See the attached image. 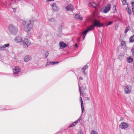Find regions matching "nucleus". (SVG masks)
Instances as JSON below:
<instances>
[{
  "instance_id": "1",
  "label": "nucleus",
  "mask_w": 134,
  "mask_h": 134,
  "mask_svg": "<svg viewBox=\"0 0 134 134\" xmlns=\"http://www.w3.org/2000/svg\"><path fill=\"white\" fill-rule=\"evenodd\" d=\"M104 26L103 24L101 23L96 19H95L94 21V23L93 24L91 25L88 27L87 30L81 33V34L83 36V40H84L85 36L88 32L90 31L93 30L94 29L95 27L97 26L99 27H104Z\"/></svg>"
},
{
  "instance_id": "2",
  "label": "nucleus",
  "mask_w": 134,
  "mask_h": 134,
  "mask_svg": "<svg viewBox=\"0 0 134 134\" xmlns=\"http://www.w3.org/2000/svg\"><path fill=\"white\" fill-rule=\"evenodd\" d=\"M31 20L26 21H23V28L24 30L27 33L29 32L32 28L33 24Z\"/></svg>"
},
{
  "instance_id": "3",
  "label": "nucleus",
  "mask_w": 134,
  "mask_h": 134,
  "mask_svg": "<svg viewBox=\"0 0 134 134\" xmlns=\"http://www.w3.org/2000/svg\"><path fill=\"white\" fill-rule=\"evenodd\" d=\"M9 31L10 33L13 35H16L18 32V29L16 26L11 24L9 26Z\"/></svg>"
},
{
  "instance_id": "4",
  "label": "nucleus",
  "mask_w": 134,
  "mask_h": 134,
  "mask_svg": "<svg viewBox=\"0 0 134 134\" xmlns=\"http://www.w3.org/2000/svg\"><path fill=\"white\" fill-rule=\"evenodd\" d=\"M21 69L20 67L16 66L13 69V75L14 77L18 76L20 72Z\"/></svg>"
},
{
  "instance_id": "5",
  "label": "nucleus",
  "mask_w": 134,
  "mask_h": 134,
  "mask_svg": "<svg viewBox=\"0 0 134 134\" xmlns=\"http://www.w3.org/2000/svg\"><path fill=\"white\" fill-rule=\"evenodd\" d=\"M24 47L26 48L29 46L31 44L30 41L27 39L24 38L22 41Z\"/></svg>"
},
{
  "instance_id": "6",
  "label": "nucleus",
  "mask_w": 134,
  "mask_h": 134,
  "mask_svg": "<svg viewBox=\"0 0 134 134\" xmlns=\"http://www.w3.org/2000/svg\"><path fill=\"white\" fill-rule=\"evenodd\" d=\"M111 7V4L109 3L106 5L105 8L102 11V13H108L110 10Z\"/></svg>"
},
{
  "instance_id": "7",
  "label": "nucleus",
  "mask_w": 134,
  "mask_h": 134,
  "mask_svg": "<svg viewBox=\"0 0 134 134\" xmlns=\"http://www.w3.org/2000/svg\"><path fill=\"white\" fill-rule=\"evenodd\" d=\"M129 125L128 124L124 122H122L119 125V127L122 129H126L129 126Z\"/></svg>"
},
{
  "instance_id": "8",
  "label": "nucleus",
  "mask_w": 134,
  "mask_h": 134,
  "mask_svg": "<svg viewBox=\"0 0 134 134\" xmlns=\"http://www.w3.org/2000/svg\"><path fill=\"white\" fill-rule=\"evenodd\" d=\"M132 90L131 87L129 85L127 86L124 88V91L126 94H128L130 93Z\"/></svg>"
},
{
  "instance_id": "9",
  "label": "nucleus",
  "mask_w": 134,
  "mask_h": 134,
  "mask_svg": "<svg viewBox=\"0 0 134 134\" xmlns=\"http://www.w3.org/2000/svg\"><path fill=\"white\" fill-rule=\"evenodd\" d=\"M24 38L20 36H17L14 39V41L16 43H19L22 42Z\"/></svg>"
},
{
  "instance_id": "10",
  "label": "nucleus",
  "mask_w": 134,
  "mask_h": 134,
  "mask_svg": "<svg viewBox=\"0 0 134 134\" xmlns=\"http://www.w3.org/2000/svg\"><path fill=\"white\" fill-rule=\"evenodd\" d=\"M65 9L67 11L71 10L73 11L74 8L73 7L71 4H68L65 7Z\"/></svg>"
},
{
  "instance_id": "11",
  "label": "nucleus",
  "mask_w": 134,
  "mask_h": 134,
  "mask_svg": "<svg viewBox=\"0 0 134 134\" xmlns=\"http://www.w3.org/2000/svg\"><path fill=\"white\" fill-rule=\"evenodd\" d=\"M53 10L54 11H58L59 9L55 3H53L51 5Z\"/></svg>"
},
{
  "instance_id": "12",
  "label": "nucleus",
  "mask_w": 134,
  "mask_h": 134,
  "mask_svg": "<svg viewBox=\"0 0 134 134\" xmlns=\"http://www.w3.org/2000/svg\"><path fill=\"white\" fill-rule=\"evenodd\" d=\"M80 100L81 103V106L82 114L84 111V109L83 105V101L82 100V98L81 96L80 97Z\"/></svg>"
},
{
  "instance_id": "13",
  "label": "nucleus",
  "mask_w": 134,
  "mask_h": 134,
  "mask_svg": "<svg viewBox=\"0 0 134 134\" xmlns=\"http://www.w3.org/2000/svg\"><path fill=\"white\" fill-rule=\"evenodd\" d=\"M121 46L123 48L124 50L126 49L127 47L126 45V43L123 40L121 42Z\"/></svg>"
},
{
  "instance_id": "14",
  "label": "nucleus",
  "mask_w": 134,
  "mask_h": 134,
  "mask_svg": "<svg viewBox=\"0 0 134 134\" xmlns=\"http://www.w3.org/2000/svg\"><path fill=\"white\" fill-rule=\"evenodd\" d=\"M60 46L62 48H65L67 47V44L63 42H60L59 43Z\"/></svg>"
},
{
  "instance_id": "15",
  "label": "nucleus",
  "mask_w": 134,
  "mask_h": 134,
  "mask_svg": "<svg viewBox=\"0 0 134 134\" xmlns=\"http://www.w3.org/2000/svg\"><path fill=\"white\" fill-rule=\"evenodd\" d=\"M31 59V56L27 55L24 58V61L25 62H27L30 60Z\"/></svg>"
},
{
  "instance_id": "16",
  "label": "nucleus",
  "mask_w": 134,
  "mask_h": 134,
  "mask_svg": "<svg viewBox=\"0 0 134 134\" xmlns=\"http://www.w3.org/2000/svg\"><path fill=\"white\" fill-rule=\"evenodd\" d=\"M74 16L76 19H80L81 21L82 20H83V18L82 17H80V16L79 14H76Z\"/></svg>"
},
{
  "instance_id": "17",
  "label": "nucleus",
  "mask_w": 134,
  "mask_h": 134,
  "mask_svg": "<svg viewBox=\"0 0 134 134\" xmlns=\"http://www.w3.org/2000/svg\"><path fill=\"white\" fill-rule=\"evenodd\" d=\"M78 86L79 87V92H80V94L81 96H83V94L82 93V91H83V90H84V88L83 87H81L79 84H78Z\"/></svg>"
},
{
  "instance_id": "18",
  "label": "nucleus",
  "mask_w": 134,
  "mask_h": 134,
  "mask_svg": "<svg viewBox=\"0 0 134 134\" xmlns=\"http://www.w3.org/2000/svg\"><path fill=\"white\" fill-rule=\"evenodd\" d=\"M127 61L129 63H131L133 61V58H131V56H129L127 58Z\"/></svg>"
},
{
  "instance_id": "19",
  "label": "nucleus",
  "mask_w": 134,
  "mask_h": 134,
  "mask_svg": "<svg viewBox=\"0 0 134 134\" xmlns=\"http://www.w3.org/2000/svg\"><path fill=\"white\" fill-rule=\"evenodd\" d=\"M90 5L95 8H96L97 6L96 4L94 2H90Z\"/></svg>"
},
{
  "instance_id": "20",
  "label": "nucleus",
  "mask_w": 134,
  "mask_h": 134,
  "mask_svg": "<svg viewBox=\"0 0 134 134\" xmlns=\"http://www.w3.org/2000/svg\"><path fill=\"white\" fill-rule=\"evenodd\" d=\"M129 41L130 43H132L134 41V35L130 37Z\"/></svg>"
},
{
  "instance_id": "21",
  "label": "nucleus",
  "mask_w": 134,
  "mask_h": 134,
  "mask_svg": "<svg viewBox=\"0 0 134 134\" xmlns=\"http://www.w3.org/2000/svg\"><path fill=\"white\" fill-rule=\"evenodd\" d=\"M88 66L87 64L85 65L81 69V71H85V70L88 67Z\"/></svg>"
},
{
  "instance_id": "22",
  "label": "nucleus",
  "mask_w": 134,
  "mask_h": 134,
  "mask_svg": "<svg viewBox=\"0 0 134 134\" xmlns=\"http://www.w3.org/2000/svg\"><path fill=\"white\" fill-rule=\"evenodd\" d=\"M9 43H7L4 44L2 46L3 50H5V47H8L9 46Z\"/></svg>"
},
{
  "instance_id": "23",
  "label": "nucleus",
  "mask_w": 134,
  "mask_h": 134,
  "mask_svg": "<svg viewBox=\"0 0 134 134\" xmlns=\"http://www.w3.org/2000/svg\"><path fill=\"white\" fill-rule=\"evenodd\" d=\"M126 10L128 12V13L129 14H132L131 11L130 9L129 8V7L128 6H127V8H126Z\"/></svg>"
},
{
  "instance_id": "24",
  "label": "nucleus",
  "mask_w": 134,
  "mask_h": 134,
  "mask_svg": "<svg viewBox=\"0 0 134 134\" xmlns=\"http://www.w3.org/2000/svg\"><path fill=\"white\" fill-rule=\"evenodd\" d=\"M11 110V109L9 108H2L1 106H0V110Z\"/></svg>"
},
{
  "instance_id": "25",
  "label": "nucleus",
  "mask_w": 134,
  "mask_h": 134,
  "mask_svg": "<svg viewBox=\"0 0 134 134\" xmlns=\"http://www.w3.org/2000/svg\"><path fill=\"white\" fill-rule=\"evenodd\" d=\"M55 21V19L54 18H52L49 19L48 20V21L49 23H52L54 21Z\"/></svg>"
},
{
  "instance_id": "26",
  "label": "nucleus",
  "mask_w": 134,
  "mask_h": 134,
  "mask_svg": "<svg viewBox=\"0 0 134 134\" xmlns=\"http://www.w3.org/2000/svg\"><path fill=\"white\" fill-rule=\"evenodd\" d=\"M77 124L76 122L75 121L74 122H73L72 124H71L69 127H72L74 126L75 125H76Z\"/></svg>"
},
{
  "instance_id": "27",
  "label": "nucleus",
  "mask_w": 134,
  "mask_h": 134,
  "mask_svg": "<svg viewBox=\"0 0 134 134\" xmlns=\"http://www.w3.org/2000/svg\"><path fill=\"white\" fill-rule=\"evenodd\" d=\"M130 27L129 26H127L125 29V33L126 34L127 32L129 30H130Z\"/></svg>"
},
{
  "instance_id": "28",
  "label": "nucleus",
  "mask_w": 134,
  "mask_h": 134,
  "mask_svg": "<svg viewBox=\"0 0 134 134\" xmlns=\"http://www.w3.org/2000/svg\"><path fill=\"white\" fill-rule=\"evenodd\" d=\"M91 134H98V133L96 131L93 130L91 131Z\"/></svg>"
},
{
  "instance_id": "29",
  "label": "nucleus",
  "mask_w": 134,
  "mask_h": 134,
  "mask_svg": "<svg viewBox=\"0 0 134 134\" xmlns=\"http://www.w3.org/2000/svg\"><path fill=\"white\" fill-rule=\"evenodd\" d=\"M81 116L77 120H76L75 122L77 124L78 123H79L80 122V120L81 119Z\"/></svg>"
},
{
  "instance_id": "30",
  "label": "nucleus",
  "mask_w": 134,
  "mask_h": 134,
  "mask_svg": "<svg viewBox=\"0 0 134 134\" xmlns=\"http://www.w3.org/2000/svg\"><path fill=\"white\" fill-rule=\"evenodd\" d=\"M121 1L122 2L123 5H125L127 4V3L126 2V0H121Z\"/></svg>"
},
{
  "instance_id": "31",
  "label": "nucleus",
  "mask_w": 134,
  "mask_h": 134,
  "mask_svg": "<svg viewBox=\"0 0 134 134\" xmlns=\"http://www.w3.org/2000/svg\"><path fill=\"white\" fill-rule=\"evenodd\" d=\"M50 63H51V64L54 65V64H56L59 63V62H50Z\"/></svg>"
},
{
  "instance_id": "32",
  "label": "nucleus",
  "mask_w": 134,
  "mask_h": 134,
  "mask_svg": "<svg viewBox=\"0 0 134 134\" xmlns=\"http://www.w3.org/2000/svg\"><path fill=\"white\" fill-rule=\"evenodd\" d=\"M131 2L132 4V8L134 9V1H131Z\"/></svg>"
},
{
  "instance_id": "33",
  "label": "nucleus",
  "mask_w": 134,
  "mask_h": 134,
  "mask_svg": "<svg viewBox=\"0 0 134 134\" xmlns=\"http://www.w3.org/2000/svg\"><path fill=\"white\" fill-rule=\"evenodd\" d=\"M49 54V52L47 51L45 53V58H47Z\"/></svg>"
},
{
  "instance_id": "34",
  "label": "nucleus",
  "mask_w": 134,
  "mask_h": 134,
  "mask_svg": "<svg viewBox=\"0 0 134 134\" xmlns=\"http://www.w3.org/2000/svg\"><path fill=\"white\" fill-rule=\"evenodd\" d=\"M124 55L123 54L121 53L119 55V58H120L122 57H124Z\"/></svg>"
},
{
  "instance_id": "35",
  "label": "nucleus",
  "mask_w": 134,
  "mask_h": 134,
  "mask_svg": "<svg viewBox=\"0 0 134 134\" xmlns=\"http://www.w3.org/2000/svg\"><path fill=\"white\" fill-rule=\"evenodd\" d=\"M131 51L132 53V55L134 56V47L132 48Z\"/></svg>"
},
{
  "instance_id": "36",
  "label": "nucleus",
  "mask_w": 134,
  "mask_h": 134,
  "mask_svg": "<svg viewBox=\"0 0 134 134\" xmlns=\"http://www.w3.org/2000/svg\"><path fill=\"white\" fill-rule=\"evenodd\" d=\"M113 10L116 11V6H114L113 8Z\"/></svg>"
},
{
  "instance_id": "37",
  "label": "nucleus",
  "mask_w": 134,
  "mask_h": 134,
  "mask_svg": "<svg viewBox=\"0 0 134 134\" xmlns=\"http://www.w3.org/2000/svg\"><path fill=\"white\" fill-rule=\"evenodd\" d=\"M77 134H83V133L81 130H80L78 132Z\"/></svg>"
},
{
  "instance_id": "38",
  "label": "nucleus",
  "mask_w": 134,
  "mask_h": 134,
  "mask_svg": "<svg viewBox=\"0 0 134 134\" xmlns=\"http://www.w3.org/2000/svg\"><path fill=\"white\" fill-rule=\"evenodd\" d=\"M112 23H113L112 22L110 21L108 23V24L107 25V26H108L111 24Z\"/></svg>"
},
{
  "instance_id": "39",
  "label": "nucleus",
  "mask_w": 134,
  "mask_h": 134,
  "mask_svg": "<svg viewBox=\"0 0 134 134\" xmlns=\"http://www.w3.org/2000/svg\"><path fill=\"white\" fill-rule=\"evenodd\" d=\"M83 73V75H84L85 76L86 74H87V73H86L85 72V71H83H83H82Z\"/></svg>"
},
{
  "instance_id": "40",
  "label": "nucleus",
  "mask_w": 134,
  "mask_h": 134,
  "mask_svg": "<svg viewBox=\"0 0 134 134\" xmlns=\"http://www.w3.org/2000/svg\"><path fill=\"white\" fill-rule=\"evenodd\" d=\"M50 64H51V63H50V62H47V64H46V66H47V65H49Z\"/></svg>"
},
{
  "instance_id": "41",
  "label": "nucleus",
  "mask_w": 134,
  "mask_h": 134,
  "mask_svg": "<svg viewBox=\"0 0 134 134\" xmlns=\"http://www.w3.org/2000/svg\"><path fill=\"white\" fill-rule=\"evenodd\" d=\"M79 79L80 80H82L83 79V78L82 77H81V76H80L79 77Z\"/></svg>"
},
{
  "instance_id": "42",
  "label": "nucleus",
  "mask_w": 134,
  "mask_h": 134,
  "mask_svg": "<svg viewBox=\"0 0 134 134\" xmlns=\"http://www.w3.org/2000/svg\"><path fill=\"white\" fill-rule=\"evenodd\" d=\"M13 9V11L14 12H15L16 11V8H12Z\"/></svg>"
},
{
  "instance_id": "43",
  "label": "nucleus",
  "mask_w": 134,
  "mask_h": 134,
  "mask_svg": "<svg viewBox=\"0 0 134 134\" xmlns=\"http://www.w3.org/2000/svg\"><path fill=\"white\" fill-rule=\"evenodd\" d=\"M75 47H77L78 46L77 44L76 43L75 44Z\"/></svg>"
},
{
  "instance_id": "44",
  "label": "nucleus",
  "mask_w": 134,
  "mask_h": 134,
  "mask_svg": "<svg viewBox=\"0 0 134 134\" xmlns=\"http://www.w3.org/2000/svg\"><path fill=\"white\" fill-rule=\"evenodd\" d=\"M2 46H0V50H3V48H2Z\"/></svg>"
},
{
  "instance_id": "45",
  "label": "nucleus",
  "mask_w": 134,
  "mask_h": 134,
  "mask_svg": "<svg viewBox=\"0 0 134 134\" xmlns=\"http://www.w3.org/2000/svg\"><path fill=\"white\" fill-rule=\"evenodd\" d=\"M132 11L133 12V14H134V9H133V8H132Z\"/></svg>"
},
{
  "instance_id": "46",
  "label": "nucleus",
  "mask_w": 134,
  "mask_h": 134,
  "mask_svg": "<svg viewBox=\"0 0 134 134\" xmlns=\"http://www.w3.org/2000/svg\"><path fill=\"white\" fill-rule=\"evenodd\" d=\"M47 1H54V0H47Z\"/></svg>"
},
{
  "instance_id": "47",
  "label": "nucleus",
  "mask_w": 134,
  "mask_h": 134,
  "mask_svg": "<svg viewBox=\"0 0 134 134\" xmlns=\"http://www.w3.org/2000/svg\"><path fill=\"white\" fill-rule=\"evenodd\" d=\"M88 99H89V98L88 97H87V99L88 100Z\"/></svg>"
},
{
  "instance_id": "48",
  "label": "nucleus",
  "mask_w": 134,
  "mask_h": 134,
  "mask_svg": "<svg viewBox=\"0 0 134 134\" xmlns=\"http://www.w3.org/2000/svg\"><path fill=\"white\" fill-rule=\"evenodd\" d=\"M39 38H40L41 37V36H39Z\"/></svg>"
},
{
  "instance_id": "49",
  "label": "nucleus",
  "mask_w": 134,
  "mask_h": 134,
  "mask_svg": "<svg viewBox=\"0 0 134 134\" xmlns=\"http://www.w3.org/2000/svg\"><path fill=\"white\" fill-rule=\"evenodd\" d=\"M101 40H102L101 38Z\"/></svg>"
}]
</instances>
